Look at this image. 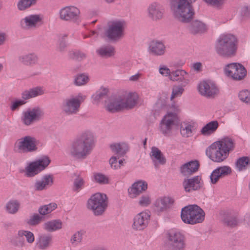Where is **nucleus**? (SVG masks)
<instances>
[{
  "label": "nucleus",
  "mask_w": 250,
  "mask_h": 250,
  "mask_svg": "<svg viewBox=\"0 0 250 250\" xmlns=\"http://www.w3.org/2000/svg\"><path fill=\"white\" fill-rule=\"evenodd\" d=\"M20 207L19 202L16 200H10L5 206L6 211L11 214H16L19 210Z\"/></svg>",
  "instance_id": "58836bf2"
},
{
  "label": "nucleus",
  "mask_w": 250,
  "mask_h": 250,
  "mask_svg": "<svg viewBox=\"0 0 250 250\" xmlns=\"http://www.w3.org/2000/svg\"><path fill=\"white\" fill-rule=\"evenodd\" d=\"M80 14V9L74 6H65L62 8L59 11L60 19L68 22H79Z\"/></svg>",
  "instance_id": "ddd939ff"
},
{
  "label": "nucleus",
  "mask_w": 250,
  "mask_h": 250,
  "mask_svg": "<svg viewBox=\"0 0 250 250\" xmlns=\"http://www.w3.org/2000/svg\"><path fill=\"white\" fill-rule=\"evenodd\" d=\"M43 217L37 213H34L26 221L28 225L31 226H36L39 225L42 220Z\"/></svg>",
  "instance_id": "09e8293b"
},
{
  "label": "nucleus",
  "mask_w": 250,
  "mask_h": 250,
  "mask_svg": "<svg viewBox=\"0 0 250 250\" xmlns=\"http://www.w3.org/2000/svg\"><path fill=\"white\" fill-rule=\"evenodd\" d=\"M250 164V161L249 157H242L237 159L236 162V167L239 171H242L245 170L247 166Z\"/></svg>",
  "instance_id": "c03bdc74"
},
{
  "label": "nucleus",
  "mask_w": 250,
  "mask_h": 250,
  "mask_svg": "<svg viewBox=\"0 0 250 250\" xmlns=\"http://www.w3.org/2000/svg\"><path fill=\"white\" fill-rule=\"evenodd\" d=\"M112 151L119 156H123L126 152L127 146L125 143H118L110 145Z\"/></svg>",
  "instance_id": "4c0bfd02"
},
{
  "label": "nucleus",
  "mask_w": 250,
  "mask_h": 250,
  "mask_svg": "<svg viewBox=\"0 0 250 250\" xmlns=\"http://www.w3.org/2000/svg\"><path fill=\"white\" fill-rule=\"evenodd\" d=\"M147 188V184L144 181H138L134 183L128 188V193L130 197L134 198L139 195L142 192L145 191Z\"/></svg>",
  "instance_id": "393cba45"
},
{
  "label": "nucleus",
  "mask_w": 250,
  "mask_h": 250,
  "mask_svg": "<svg viewBox=\"0 0 250 250\" xmlns=\"http://www.w3.org/2000/svg\"><path fill=\"white\" fill-rule=\"evenodd\" d=\"M108 206V200L105 194L96 193L91 196L88 200L87 208L95 216L104 214Z\"/></svg>",
  "instance_id": "423d86ee"
},
{
  "label": "nucleus",
  "mask_w": 250,
  "mask_h": 250,
  "mask_svg": "<svg viewBox=\"0 0 250 250\" xmlns=\"http://www.w3.org/2000/svg\"><path fill=\"white\" fill-rule=\"evenodd\" d=\"M26 103V102H24V100L14 98L11 100L9 107L12 111H18L20 107Z\"/></svg>",
  "instance_id": "a18cd8bd"
},
{
  "label": "nucleus",
  "mask_w": 250,
  "mask_h": 250,
  "mask_svg": "<svg viewBox=\"0 0 250 250\" xmlns=\"http://www.w3.org/2000/svg\"><path fill=\"white\" fill-rule=\"evenodd\" d=\"M62 227V222L60 219H55L44 223L43 229L48 232H54L61 229Z\"/></svg>",
  "instance_id": "473e14b6"
},
{
  "label": "nucleus",
  "mask_w": 250,
  "mask_h": 250,
  "mask_svg": "<svg viewBox=\"0 0 250 250\" xmlns=\"http://www.w3.org/2000/svg\"><path fill=\"white\" fill-rule=\"evenodd\" d=\"M235 147L234 139L229 137H225L216 141L208 146L206 153L208 158L216 163L224 161L233 151Z\"/></svg>",
  "instance_id": "f03ea898"
},
{
  "label": "nucleus",
  "mask_w": 250,
  "mask_h": 250,
  "mask_svg": "<svg viewBox=\"0 0 250 250\" xmlns=\"http://www.w3.org/2000/svg\"><path fill=\"white\" fill-rule=\"evenodd\" d=\"M107 90L104 89L103 91L96 93L93 96V100L95 103H98L100 100L105 98L106 96Z\"/></svg>",
  "instance_id": "13d9d810"
},
{
  "label": "nucleus",
  "mask_w": 250,
  "mask_h": 250,
  "mask_svg": "<svg viewBox=\"0 0 250 250\" xmlns=\"http://www.w3.org/2000/svg\"><path fill=\"white\" fill-rule=\"evenodd\" d=\"M183 87L180 84L174 86L172 88L171 99H172L175 97L180 96L184 91Z\"/></svg>",
  "instance_id": "864d4df0"
},
{
  "label": "nucleus",
  "mask_w": 250,
  "mask_h": 250,
  "mask_svg": "<svg viewBox=\"0 0 250 250\" xmlns=\"http://www.w3.org/2000/svg\"><path fill=\"white\" fill-rule=\"evenodd\" d=\"M126 26V22L124 20L111 21L108 23L105 35L111 41H118L124 36Z\"/></svg>",
  "instance_id": "6e6552de"
},
{
  "label": "nucleus",
  "mask_w": 250,
  "mask_h": 250,
  "mask_svg": "<svg viewBox=\"0 0 250 250\" xmlns=\"http://www.w3.org/2000/svg\"><path fill=\"white\" fill-rule=\"evenodd\" d=\"M117 158L116 157L112 156L109 160V163L111 165V167L114 169H117L119 168V166L118 165Z\"/></svg>",
  "instance_id": "338daca9"
},
{
  "label": "nucleus",
  "mask_w": 250,
  "mask_h": 250,
  "mask_svg": "<svg viewBox=\"0 0 250 250\" xmlns=\"http://www.w3.org/2000/svg\"><path fill=\"white\" fill-rule=\"evenodd\" d=\"M194 129V126L189 123H183L180 127V132L182 136L184 137H189L192 135V131Z\"/></svg>",
  "instance_id": "ea45409f"
},
{
  "label": "nucleus",
  "mask_w": 250,
  "mask_h": 250,
  "mask_svg": "<svg viewBox=\"0 0 250 250\" xmlns=\"http://www.w3.org/2000/svg\"><path fill=\"white\" fill-rule=\"evenodd\" d=\"M86 96L81 93L77 96L65 99L62 102V110L66 115L76 114L80 110L81 103L85 99Z\"/></svg>",
  "instance_id": "1a4fd4ad"
},
{
  "label": "nucleus",
  "mask_w": 250,
  "mask_h": 250,
  "mask_svg": "<svg viewBox=\"0 0 250 250\" xmlns=\"http://www.w3.org/2000/svg\"><path fill=\"white\" fill-rule=\"evenodd\" d=\"M37 149L36 140L30 136H26L17 140L14 145V150L18 152H33Z\"/></svg>",
  "instance_id": "9d476101"
},
{
  "label": "nucleus",
  "mask_w": 250,
  "mask_h": 250,
  "mask_svg": "<svg viewBox=\"0 0 250 250\" xmlns=\"http://www.w3.org/2000/svg\"><path fill=\"white\" fill-rule=\"evenodd\" d=\"M18 60L25 65H32L37 62L38 57L34 53L23 54L19 57Z\"/></svg>",
  "instance_id": "72a5a7b5"
},
{
  "label": "nucleus",
  "mask_w": 250,
  "mask_h": 250,
  "mask_svg": "<svg viewBox=\"0 0 250 250\" xmlns=\"http://www.w3.org/2000/svg\"><path fill=\"white\" fill-rule=\"evenodd\" d=\"M182 186L185 192H191L200 189L203 186V182L201 176H195L184 179Z\"/></svg>",
  "instance_id": "6ab92c4d"
},
{
  "label": "nucleus",
  "mask_w": 250,
  "mask_h": 250,
  "mask_svg": "<svg viewBox=\"0 0 250 250\" xmlns=\"http://www.w3.org/2000/svg\"><path fill=\"white\" fill-rule=\"evenodd\" d=\"M170 80L177 82L182 86H186L189 83V75L183 69L172 70L170 75Z\"/></svg>",
  "instance_id": "412c9836"
},
{
  "label": "nucleus",
  "mask_w": 250,
  "mask_h": 250,
  "mask_svg": "<svg viewBox=\"0 0 250 250\" xmlns=\"http://www.w3.org/2000/svg\"><path fill=\"white\" fill-rule=\"evenodd\" d=\"M238 97L242 102L250 104V90L248 89L241 90L239 92Z\"/></svg>",
  "instance_id": "8fccbe9b"
},
{
  "label": "nucleus",
  "mask_w": 250,
  "mask_h": 250,
  "mask_svg": "<svg viewBox=\"0 0 250 250\" xmlns=\"http://www.w3.org/2000/svg\"><path fill=\"white\" fill-rule=\"evenodd\" d=\"M241 15L245 17L250 16V8L247 6H244L241 8Z\"/></svg>",
  "instance_id": "0e129e2a"
},
{
  "label": "nucleus",
  "mask_w": 250,
  "mask_h": 250,
  "mask_svg": "<svg viewBox=\"0 0 250 250\" xmlns=\"http://www.w3.org/2000/svg\"><path fill=\"white\" fill-rule=\"evenodd\" d=\"M181 217L185 223L194 225L200 223L204 220L205 212L198 206L190 205L182 209Z\"/></svg>",
  "instance_id": "39448f33"
},
{
  "label": "nucleus",
  "mask_w": 250,
  "mask_h": 250,
  "mask_svg": "<svg viewBox=\"0 0 250 250\" xmlns=\"http://www.w3.org/2000/svg\"><path fill=\"white\" fill-rule=\"evenodd\" d=\"M225 74L234 80H243L247 75V70L245 67L239 63H231L225 68Z\"/></svg>",
  "instance_id": "4468645a"
},
{
  "label": "nucleus",
  "mask_w": 250,
  "mask_h": 250,
  "mask_svg": "<svg viewBox=\"0 0 250 250\" xmlns=\"http://www.w3.org/2000/svg\"><path fill=\"white\" fill-rule=\"evenodd\" d=\"M94 178L97 182L101 184H106L109 183L108 177L101 173L95 174L94 175Z\"/></svg>",
  "instance_id": "5fc2aeb1"
},
{
  "label": "nucleus",
  "mask_w": 250,
  "mask_h": 250,
  "mask_svg": "<svg viewBox=\"0 0 250 250\" xmlns=\"http://www.w3.org/2000/svg\"><path fill=\"white\" fill-rule=\"evenodd\" d=\"M18 235L20 237L25 236L26 240L29 244H32L35 241V236L33 233L29 230H19L18 231Z\"/></svg>",
  "instance_id": "49530a36"
},
{
  "label": "nucleus",
  "mask_w": 250,
  "mask_h": 250,
  "mask_svg": "<svg viewBox=\"0 0 250 250\" xmlns=\"http://www.w3.org/2000/svg\"><path fill=\"white\" fill-rule=\"evenodd\" d=\"M85 181L83 177L80 175H76V178L74 180L72 190L75 192H79L83 187Z\"/></svg>",
  "instance_id": "79ce46f5"
},
{
  "label": "nucleus",
  "mask_w": 250,
  "mask_h": 250,
  "mask_svg": "<svg viewBox=\"0 0 250 250\" xmlns=\"http://www.w3.org/2000/svg\"><path fill=\"white\" fill-rule=\"evenodd\" d=\"M178 118L176 113L168 112L162 119L160 124V131L165 136L170 135Z\"/></svg>",
  "instance_id": "2eb2a0df"
},
{
  "label": "nucleus",
  "mask_w": 250,
  "mask_h": 250,
  "mask_svg": "<svg viewBox=\"0 0 250 250\" xmlns=\"http://www.w3.org/2000/svg\"><path fill=\"white\" fill-rule=\"evenodd\" d=\"M204 1L209 5L218 7L223 4L224 0H204Z\"/></svg>",
  "instance_id": "e2e57ef3"
},
{
  "label": "nucleus",
  "mask_w": 250,
  "mask_h": 250,
  "mask_svg": "<svg viewBox=\"0 0 250 250\" xmlns=\"http://www.w3.org/2000/svg\"><path fill=\"white\" fill-rule=\"evenodd\" d=\"M150 214L146 211L137 214L133 218L132 229L136 231H142L148 226L150 220Z\"/></svg>",
  "instance_id": "dca6fc26"
},
{
  "label": "nucleus",
  "mask_w": 250,
  "mask_h": 250,
  "mask_svg": "<svg viewBox=\"0 0 250 250\" xmlns=\"http://www.w3.org/2000/svg\"><path fill=\"white\" fill-rule=\"evenodd\" d=\"M37 241L38 248L42 250H46L52 245V236L49 234H43L39 236Z\"/></svg>",
  "instance_id": "2f4dec72"
},
{
  "label": "nucleus",
  "mask_w": 250,
  "mask_h": 250,
  "mask_svg": "<svg viewBox=\"0 0 250 250\" xmlns=\"http://www.w3.org/2000/svg\"><path fill=\"white\" fill-rule=\"evenodd\" d=\"M196 0H170V8L175 18L184 23L190 22L195 15L193 3Z\"/></svg>",
  "instance_id": "7ed1b4c3"
},
{
  "label": "nucleus",
  "mask_w": 250,
  "mask_h": 250,
  "mask_svg": "<svg viewBox=\"0 0 250 250\" xmlns=\"http://www.w3.org/2000/svg\"><path fill=\"white\" fill-rule=\"evenodd\" d=\"M192 69L197 72H200L202 70V64L200 62H196L192 64Z\"/></svg>",
  "instance_id": "774afa93"
},
{
  "label": "nucleus",
  "mask_w": 250,
  "mask_h": 250,
  "mask_svg": "<svg viewBox=\"0 0 250 250\" xmlns=\"http://www.w3.org/2000/svg\"><path fill=\"white\" fill-rule=\"evenodd\" d=\"M21 100H24V102H26L27 100L32 98L30 90H25L21 93Z\"/></svg>",
  "instance_id": "69168bd1"
},
{
  "label": "nucleus",
  "mask_w": 250,
  "mask_h": 250,
  "mask_svg": "<svg viewBox=\"0 0 250 250\" xmlns=\"http://www.w3.org/2000/svg\"><path fill=\"white\" fill-rule=\"evenodd\" d=\"M67 35L61 34L58 36L57 43L56 44V50L60 52H63L66 50L67 44Z\"/></svg>",
  "instance_id": "e433bc0d"
},
{
  "label": "nucleus",
  "mask_w": 250,
  "mask_h": 250,
  "mask_svg": "<svg viewBox=\"0 0 250 250\" xmlns=\"http://www.w3.org/2000/svg\"><path fill=\"white\" fill-rule=\"evenodd\" d=\"M150 156L155 167H157L158 164L163 165L166 163V159L162 152L156 147H152Z\"/></svg>",
  "instance_id": "cd10ccee"
},
{
  "label": "nucleus",
  "mask_w": 250,
  "mask_h": 250,
  "mask_svg": "<svg viewBox=\"0 0 250 250\" xmlns=\"http://www.w3.org/2000/svg\"><path fill=\"white\" fill-rule=\"evenodd\" d=\"M54 182V177L52 174L44 175L41 180H37L34 185L35 189L41 191L51 187Z\"/></svg>",
  "instance_id": "b1692460"
},
{
  "label": "nucleus",
  "mask_w": 250,
  "mask_h": 250,
  "mask_svg": "<svg viewBox=\"0 0 250 250\" xmlns=\"http://www.w3.org/2000/svg\"><path fill=\"white\" fill-rule=\"evenodd\" d=\"M37 3V0H19L17 8L20 11H24Z\"/></svg>",
  "instance_id": "37998d69"
},
{
  "label": "nucleus",
  "mask_w": 250,
  "mask_h": 250,
  "mask_svg": "<svg viewBox=\"0 0 250 250\" xmlns=\"http://www.w3.org/2000/svg\"><path fill=\"white\" fill-rule=\"evenodd\" d=\"M69 56L71 59L78 61H82L85 59L86 54L80 50L72 51L69 52Z\"/></svg>",
  "instance_id": "de8ad7c7"
},
{
  "label": "nucleus",
  "mask_w": 250,
  "mask_h": 250,
  "mask_svg": "<svg viewBox=\"0 0 250 250\" xmlns=\"http://www.w3.org/2000/svg\"><path fill=\"white\" fill-rule=\"evenodd\" d=\"M147 10L148 17L153 21L162 19L165 12L163 6L157 2H153L149 4Z\"/></svg>",
  "instance_id": "aec40b11"
},
{
  "label": "nucleus",
  "mask_w": 250,
  "mask_h": 250,
  "mask_svg": "<svg viewBox=\"0 0 250 250\" xmlns=\"http://www.w3.org/2000/svg\"><path fill=\"white\" fill-rule=\"evenodd\" d=\"M137 96L135 93H128L126 96H122L121 104L123 110L132 108L136 104Z\"/></svg>",
  "instance_id": "bb28decb"
},
{
  "label": "nucleus",
  "mask_w": 250,
  "mask_h": 250,
  "mask_svg": "<svg viewBox=\"0 0 250 250\" xmlns=\"http://www.w3.org/2000/svg\"><path fill=\"white\" fill-rule=\"evenodd\" d=\"M151 203L150 197L148 195L142 196L139 202V204L142 207H147Z\"/></svg>",
  "instance_id": "6e6d98bb"
},
{
  "label": "nucleus",
  "mask_w": 250,
  "mask_h": 250,
  "mask_svg": "<svg viewBox=\"0 0 250 250\" xmlns=\"http://www.w3.org/2000/svg\"><path fill=\"white\" fill-rule=\"evenodd\" d=\"M57 208V205L55 203H51L47 205L41 206L38 209L40 215H45L51 213Z\"/></svg>",
  "instance_id": "a19ab883"
},
{
  "label": "nucleus",
  "mask_w": 250,
  "mask_h": 250,
  "mask_svg": "<svg viewBox=\"0 0 250 250\" xmlns=\"http://www.w3.org/2000/svg\"><path fill=\"white\" fill-rule=\"evenodd\" d=\"M88 81V77L84 74L78 75L75 79V83L77 85H82L86 84Z\"/></svg>",
  "instance_id": "603ef678"
},
{
  "label": "nucleus",
  "mask_w": 250,
  "mask_h": 250,
  "mask_svg": "<svg viewBox=\"0 0 250 250\" xmlns=\"http://www.w3.org/2000/svg\"><path fill=\"white\" fill-rule=\"evenodd\" d=\"M44 111L39 106L28 108L22 113L21 121L26 125H30L36 122L41 120L44 116Z\"/></svg>",
  "instance_id": "9b49d317"
},
{
  "label": "nucleus",
  "mask_w": 250,
  "mask_h": 250,
  "mask_svg": "<svg viewBox=\"0 0 250 250\" xmlns=\"http://www.w3.org/2000/svg\"><path fill=\"white\" fill-rule=\"evenodd\" d=\"M214 48L217 55L221 57H233L235 56L238 48L237 39L232 34H221L215 42Z\"/></svg>",
  "instance_id": "20e7f679"
},
{
  "label": "nucleus",
  "mask_w": 250,
  "mask_h": 250,
  "mask_svg": "<svg viewBox=\"0 0 250 250\" xmlns=\"http://www.w3.org/2000/svg\"><path fill=\"white\" fill-rule=\"evenodd\" d=\"M122 96H114L110 98L109 103L106 105V109L111 113L122 110L121 104Z\"/></svg>",
  "instance_id": "a878e982"
},
{
  "label": "nucleus",
  "mask_w": 250,
  "mask_h": 250,
  "mask_svg": "<svg viewBox=\"0 0 250 250\" xmlns=\"http://www.w3.org/2000/svg\"><path fill=\"white\" fill-rule=\"evenodd\" d=\"M223 222L228 226L233 227L237 224V220L236 218L229 214L225 215L223 218Z\"/></svg>",
  "instance_id": "3c124183"
},
{
  "label": "nucleus",
  "mask_w": 250,
  "mask_h": 250,
  "mask_svg": "<svg viewBox=\"0 0 250 250\" xmlns=\"http://www.w3.org/2000/svg\"><path fill=\"white\" fill-rule=\"evenodd\" d=\"M82 240V233L81 231H78L74 233L71 238V242L72 244H78L81 242Z\"/></svg>",
  "instance_id": "bf43d9fd"
},
{
  "label": "nucleus",
  "mask_w": 250,
  "mask_h": 250,
  "mask_svg": "<svg viewBox=\"0 0 250 250\" xmlns=\"http://www.w3.org/2000/svg\"><path fill=\"white\" fill-rule=\"evenodd\" d=\"M188 29L189 32L192 34L202 33L207 30L205 24L198 20L192 21L188 25Z\"/></svg>",
  "instance_id": "c756f323"
},
{
  "label": "nucleus",
  "mask_w": 250,
  "mask_h": 250,
  "mask_svg": "<svg viewBox=\"0 0 250 250\" xmlns=\"http://www.w3.org/2000/svg\"><path fill=\"white\" fill-rule=\"evenodd\" d=\"M149 50L152 54L161 56L164 54L166 47L162 42L153 41L149 44Z\"/></svg>",
  "instance_id": "c85d7f7f"
},
{
  "label": "nucleus",
  "mask_w": 250,
  "mask_h": 250,
  "mask_svg": "<svg viewBox=\"0 0 250 250\" xmlns=\"http://www.w3.org/2000/svg\"><path fill=\"white\" fill-rule=\"evenodd\" d=\"M167 241L164 250H184L185 238L184 234L176 229L169 230L167 234Z\"/></svg>",
  "instance_id": "0eeeda50"
},
{
  "label": "nucleus",
  "mask_w": 250,
  "mask_h": 250,
  "mask_svg": "<svg viewBox=\"0 0 250 250\" xmlns=\"http://www.w3.org/2000/svg\"><path fill=\"white\" fill-rule=\"evenodd\" d=\"M48 157H42L31 162L25 168V175L27 177H32L43 170L50 164Z\"/></svg>",
  "instance_id": "f8f14e48"
},
{
  "label": "nucleus",
  "mask_w": 250,
  "mask_h": 250,
  "mask_svg": "<svg viewBox=\"0 0 250 250\" xmlns=\"http://www.w3.org/2000/svg\"><path fill=\"white\" fill-rule=\"evenodd\" d=\"M96 141L95 136L91 131L82 132L71 142L69 148V155L76 160L85 159L91 153Z\"/></svg>",
  "instance_id": "f257e3e1"
},
{
  "label": "nucleus",
  "mask_w": 250,
  "mask_h": 250,
  "mask_svg": "<svg viewBox=\"0 0 250 250\" xmlns=\"http://www.w3.org/2000/svg\"><path fill=\"white\" fill-rule=\"evenodd\" d=\"M13 245L19 248H22L25 246V240L23 237H20L17 234L16 240L13 242Z\"/></svg>",
  "instance_id": "052dcab7"
},
{
  "label": "nucleus",
  "mask_w": 250,
  "mask_h": 250,
  "mask_svg": "<svg viewBox=\"0 0 250 250\" xmlns=\"http://www.w3.org/2000/svg\"><path fill=\"white\" fill-rule=\"evenodd\" d=\"M200 164L197 160H192L182 165L180 172L185 176H188L198 171Z\"/></svg>",
  "instance_id": "4be33fe9"
},
{
  "label": "nucleus",
  "mask_w": 250,
  "mask_h": 250,
  "mask_svg": "<svg viewBox=\"0 0 250 250\" xmlns=\"http://www.w3.org/2000/svg\"><path fill=\"white\" fill-rule=\"evenodd\" d=\"M42 21V18L40 15H29L20 20V26L24 30L34 29L39 25Z\"/></svg>",
  "instance_id": "a211bd4d"
},
{
  "label": "nucleus",
  "mask_w": 250,
  "mask_h": 250,
  "mask_svg": "<svg viewBox=\"0 0 250 250\" xmlns=\"http://www.w3.org/2000/svg\"><path fill=\"white\" fill-rule=\"evenodd\" d=\"M173 202V201L171 198L165 197L160 200H158L156 202L155 205L159 210L163 211L169 208Z\"/></svg>",
  "instance_id": "c9c22d12"
},
{
  "label": "nucleus",
  "mask_w": 250,
  "mask_h": 250,
  "mask_svg": "<svg viewBox=\"0 0 250 250\" xmlns=\"http://www.w3.org/2000/svg\"><path fill=\"white\" fill-rule=\"evenodd\" d=\"M198 89L200 94L206 98H213L219 92L216 85L209 81L201 82L198 85Z\"/></svg>",
  "instance_id": "f3484780"
},
{
  "label": "nucleus",
  "mask_w": 250,
  "mask_h": 250,
  "mask_svg": "<svg viewBox=\"0 0 250 250\" xmlns=\"http://www.w3.org/2000/svg\"><path fill=\"white\" fill-rule=\"evenodd\" d=\"M231 170L228 166L220 167L215 169L210 175V182L216 184L219 179L228 175L231 173Z\"/></svg>",
  "instance_id": "5701e85b"
},
{
  "label": "nucleus",
  "mask_w": 250,
  "mask_h": 250,
  "mask_svg": "<svg viewBox=\"0 0 250 250\" xmlns=\"http://www.w3.org/2000/svg\"><path fill=\"white\" fill-rule=\"evenodd\" d=\"M219 127L217 121L214 120L209 122L204 126L201 130V133L204 136H209L214 133Z\"/></svg>",
  "instance_id": "f704fd0d"
},
{
  "label": "nucleus",
  "mask_w": 250,
  "mask_h": 250,
  "mask_svg": "<svg viewBox=\"0 0 250 250\" xmlns=\"http://www.w3.org/2000/svg\"><path fill=\"white\" fill-rule=\"evenodd\" d=\"M32 98H34L38 96L42 95L44 94V91L41 87H36L29 89Z\"/></svg>",
  "instance_id": "4d7b16f0"
},
{
  "label": "nucleus",
  "mask_w": 250,
  "mask_h": 250,
  "mask_svg": "<svg viewBox=\"0 0 250 250\" xmlns=\"http://www.w3.org/2000/svg\"><path fill=\"white\" fill-rule=\"evenodd\" d=\"M159 73L164 76H168L169 79L170 80V75L172 73L171 71L166 66H162L159 68Z\"/></svg>",
  "instance_id": "680f3d73"
},
{
  "label": "nucleus",
  "mask_w": 250,
  "mask_h": 250,
  "mask_svg": "<svg viewBox=\"0 0 250 250\" xmlns=\"http://www.w3.org/2000/svg\"><path fill=\"white\" fill-rule=\"evenodd\" d=\"M96 53L102 58H108L114 55L115 49L111 45H104L96 50Z\"/></svg>",
  "instance_id": "7c9ffc66"
}]
</instances>
